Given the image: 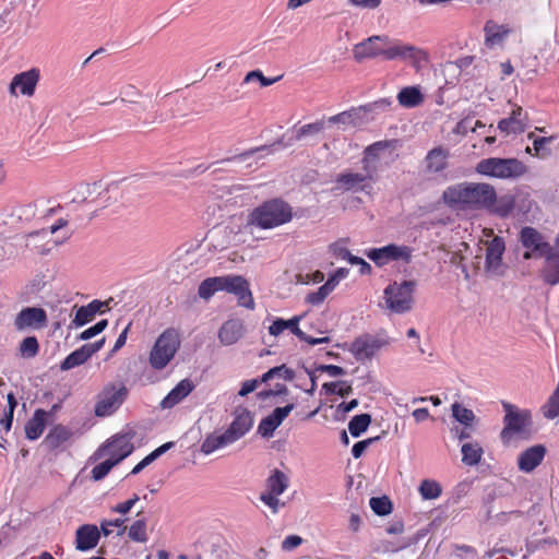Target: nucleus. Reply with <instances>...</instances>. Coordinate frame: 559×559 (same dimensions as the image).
I'll list each match as a JSON object with an SVG mask.
<instances>
[{
  "label": "nucleus",
  "mask_w": 559,
  "mask_h": 559,
  "mask_svg": "<svg viewBox=\"0 0 559 559\" xmlns=\"http://www.w3.org/2000/svg\"><path fill=\"white\" fill-rule=\"evenodd\" d=\"M442 199L451 207L487 211L493 207L496 190L486 182H461L448 187Z\"/></svg>",
  "instance_id": "f257e3e1"
},
{
  "label": "nucleus",
  "mask_w": 559,
  "mask_h": 559,
  "mask_svg": "<svg viewBox=\"0 0 559 559\" xmlns=\"http://www.w3.org/2000/svg\"><path fill=\"white\" fill-rule=\"evenodd\" d=\"M292 219V206L282 199H272L258 205L248 214L245 228L253 234L255 229H273Z\"/></svg>",
  "instance_id": "f03ea898"
},
{
  "label": "nucleus",
  "mask_w": 559,
  "mask_h": 559,
  "mask_svg": "<svg viewBox=\"0 0 559 559\" xmlns=\"http://www.w3.org/2000/svg\"><path fill=\"white\" fill-rule=\"evenodd\" d=\"M475 169L479 175L503 180H515L527 173L526 165L518 158H484Z\"/></svg>",
  "instance_id": "7ed1b4c3"
},
{
  "label": "nucleus",
  "mask_w": 559,
  "mask_h": 559,
  "mask_svg": "<svg viewBox=\"0 0 559 559\" xmlns=\"http://www.w3.org/2000/svg\"><path fill=\"white\" fill-rule=\"evenodd\" d=\"M415 281L393 282L383 290V307L391 313L403 314L414 307Z\"/></svg>",
  "instance_id": "20e7f679"
},
{
  "label": "nucleus",
  "mask_w": 559,
  "mask_h": 559,
  "mask_svg": "<svg viewBox=\"0 0 559 559\" xmlns=\"http://www.w3.org/2000/svg\"><path fill=\"white\" fill-rule=\"evenodd\" d=\"M180 346L179 334L175 329L165 330L155 341L150 353V365L156 369H164L175 357Z\"/></svg>",
  "instance_id": "39448f33"
},
{
  "label": "nucleus",
  "mask_w": 559,
  "mask_h": 559,
  "mask_svg": "<svg viewBox=\"0 0 559 559\" xmlns=\"http://www.w3.org/2000/svg\"><path fill=\"white\" fill-rule=\"evenodd\" d=\"M384 59L409 61L416 70H419L429 62V55L420 47L404 44L386 36Z\"/></svg>",
  "instance_id": "423d86ee"
},
{
  "label": "nucleus",
  "mask_w": 559,
  "mask_h": 559,
  "mask_svg": "<svg viewBox=\"0 0 559 559\" xmlns=\"http://www.w3.org/2000/svg\"><path fill=\"white\" fill-rule=\"evenodd\" d=\"M506 412L503 424L504 427L500 433V438L504 444H508L514 435L526 431L531 426V415L527 411H521L516 406L503 403Z\"/></svg>",
  "instance_id": "0eeeda50"
},
{
  "label": "nucleus",
  "mask_w": 559,
  "mask_h": 559,
  "mask_svg": "<svg viewBox=\"0 0 559 559\" xmlns=\"http://www.w3.org/2000/svg\"><path fill=\"white\" fill-rule=\"evenodd\" d=\"M413 249L404 245L389 243L381 248H372L365 252L377 266H384L390 262L409 263Z\"/></svg>",
  "instance_id": "6e6552de"
},
{
  "label": "nucleus",
  "mask_w": 559,
  "mask_h": 559,
  "mask_svg": "<svg viewBox=\"0 0 559 559\" xmlns=\"http://www.w3.org/2000/svg\"><path fill=\"white\" fill-rule=\"evenodd\" d=\"M219 289L237 296L238 304L241 307L252 310L254 300L250 290L249 282L241 275L219 276Z\"/></svg>",
  "instance_id": "1a4fd4ad"
},
{
  "label": "nucleus",
  "mask_w": 559,
  "mask_h": 559,
  "mask_svg": "<svg viewBox=\"0 0 559 559\" xmlns=\"http://www.w3.org/2000/svg\"><path fill=\"white\" fill-rule=\"evenodd\" d=\"M367 112L368 110L364 106L353 107L324 120L326 128L335 126L338 131L349 132L362 128L368 122Z\"/></svg>",
  "instance_id": "9d476101"
},
{
  "label": "nucleus",
  "mask_w": 559,
  "mask_h": 559,
  "mask_svg": "<svg viewBox=\"0 0 559 559\" xmlns=\"http://www.w3.org/2000/svg\"><path fill=\"white\" fill-rule=\"evenodd\" d=\"M325 129V120H317L284 133L276 143L284 147L293 146L297 142L309 143L312 140H316Z\"/></svg>",
  "instance_id": "9b49d317"
},
{
  "label": "nucleus",
  "mask_w": 559,
  "mask_h": 559,
  "mask_svg": "<svg viewBox=\"0 0 559 559\" xmlns=\"http://www.w3.org/2000/svg\"><path fill=\"white\" fill-rule=\"evenodd\" d=\"M133 451L131 438L128 435H118L108 440L94 454L95 460L104 457L111 459L116 463H120Z\"/></svg>",
  "instance_id": "f8f14e48"
},
{
  "label": "nucleus",
  "mask_w": 559,
  "mask_h": 559,
  "mask_svg": "<svg viewBox=\"0 0 559 559\" xmlns=\"http://www.w3.org/2000/svg\"><path fill=\"white\" fill-rule=\"evenodd\" d=\"M386 345L388 338L364 334L352 343L350 353L358 361H366L372 359Z\"/></svg>",
  "instance_id": "ddd939ff"
},
{
  "label": "nucleus",
  "mask_w": 559,
  "mask_h": 559,
  "mask_svg": "<svg viewBox=\"0 0 559 559\" xmlns=\"http://www.w3.org/2000/svg\"><path fill=\"white\" fill-rule=\"evenodd\" d=\"M374 174L376 167H362L361 171L346 170L337 176L336 183L345 190L364 191L371 188Z\"/></svg>",
  "instance_id": "4468645a"
},
{
  "label": "nucleus",
  "mask_w": 559,
  "mask_h": 559,
  "mask_svg": "<svg viewBox=\"0 0 559 559\" xmlns=\"http://www.w3.org/2000/svg\"><path fill=\"white\" fill-rule=\"evenodd\" d=\"M385 48L386 36L374 35L355 45L353 48V56L357 62H361L365 59L377 58L379 56L384 58Z\"/></svg>",
  "instance_id": "2eb2a0df"
},
{
  "label": "nucleus",
  "mask_w": 559,
  "mask_h": 559,
  "mask_svg": "<svg viewBox=\"0 0 559 559\" xmlns=\"http://www.w3.org/2000/svg\"><path fill=\"white\" fill-rule=\"evenodd\" d=\"M127 394V388L123 385L111 386L104 390L100 400L95 406V414L102 417L110 415L122 404Z\"/></svg>",
  "instance_id": "dca6fc26"
},
{
  "label": "nucleus",
  "mask_w": 559,
  "mask_h": 559,
  "mask_svg": "<svg viewBox=\"0 0 559 559\" xmlns=\"http://www.w3.org/2000/svg\"><path fill=\"white\" fill-rule=\"evenodd\" d=\"M47 325V314L43 308L26 307L22 309L14 319V326L17 331L28 329L39 330Z\"/></svg>",
  "instance_id": "f3484780"
},
{
  "label": "nucleus",
  "mask_w": 559,
  "mask_h": 559,
  "mask_svg": "<svg viewBox=\"0 0 559 559\" xmlns=\"http://www.w3.org/2000/svg\"><path fill=\"white\" fill-rule=\"evenodd\" d=\"M70 237L69 233H66L61 239L51 240L49 233L46 229L36 230L24 236L25 247L29 250L45 254L51 250L52 246L63 243Z\"/></svg>",
  "instance_id": "a211bd4d"
},
{
  "label": "nucleus",
  "mask_w": 559,
  "mask_h": 559,
  "mask_svg": "<svg viewBox=\"0 0 559 559\" xmlns=\"http://www.w3.org/2000/svg\"><path fill=\"white\" fill-rule=\"evenodd\" d=\"M506 250L504 241L500 237H495L487 242L485 269L492 275L502 273V254Z\"/></svg>",
  "instance_id": "6ab92c4d"
},
{
  "label": "nucleus",
  "mask_w": 559,
  "mask_h": 559,
  "mask_svg": "<svg viewBox=\"0 0 559 559\" xmlns=\"http://www.w3.org/2000/svg\"><path fill=\"white\" fill-rule=\"evenodd\" d=\"M520 241L524 248L533 250V252L538 253L539 257L552 248L551 245L546 241L543 234L530 226L521 229Z\"/></svg>",
  "instance_id": "aec40b11"
},
{
  "label": "nucleus",
  "mask_w": 559,
  "mask_h": 559,
  "mask_svg": "<svg viewBox=\"0 0 559 559\" xmlns=\"http://www.w3.org/2000/svg\"><path fill=\"white\" fill-rule=\"evenodd\" d=\"M105 343V338H102L95 343L85 344L80 348L72 352L66 359L61 362V370H70L74 367L81 366L84 364L93 354L98 352Z\"/></svg>",
  "instance_id": "412c9836"
},
{
  "label": "nucleus",
  "mask_w": 559,
  "mask_h": 559,
  "mask_svg": "<svg viewBox=\"0 0 559 559\" xmlns=\"http://www.w3.org/2000/svg\"><path fill=\"white\" fill-rule=\"evenodd\" d=\"M294 407V404H287L284 407H276L269 416L260 421L258 432L263 438H271L275 429L284 421Z\"/></svg>",
  "instance_id": "4be33fe9"
},
{
  "label": "nucleus",
  "mask_w": 559,
  "mask_h": 559,
  "mask_svg": "<svg viewBox=\"0 0 559 559\" xmlns=\"http://www.w3.org/2000/svg\"><path fill=\"white\" fill-rule=\"evenodd\" d=\"M38 80L39 71L37 69L19 73L13 78L10 84V93L16 95V90L19 88L22 95L32 96L34 95Z\"/></svg>",
  "instance_id": "5701e85b"
},
{
  "label": "nucleus",
  "mask_w": 559,
  "mask_h": 559,
  "mask_svg": "<svg viewBox=\"0 0 559 559\" xmlns=\"http://www.w3.org/2000/svg\"><path fill=\"white\" fill-rule=\"evenodd\" d=\"M253 419L249 411L246 408H238L235 412V419L225 430V433L230 438V440L236 442L240 438H242L252 427Z\"/></svg>",
  "instance_id": "b1692460"
},
{
  "label": "nucleus",
  "mask_w": 559,
  "mask_h": 559,
  "mask_svg": "<svg viewBox=\"0 0 559 559\" xmlns=\"http://www.w3.org/2000/svg\"><path fill=\"white\" fill-rule=\"evenodd\" d=\"M102 533L94 524H83L75 532V548L80 551H87L95 548Z\"/></svg>",
  "instance_id": "393cba45"
},
{
  "label": "nucleus",
  "mask_w": 559,
  "mask_h": 559,
  "mask_svg": "<svg viewBox=\"0 0 559 559\" xmlns=\"http://www.w3.org/2000/svg\"><path fill=\"white\" fill-rule=\"evenodd\" d=\"M546 448L543 444H535L521 452L518 457V467L521 472H533L544 460Z\"/></svg>",
  "instance_id": "a878e982"
},
{
  "label": "nucleus",
  "mask_w": 559,
  "mask_h": 559,
  "mask_svg": "<svg viewBox=\"0 0 559 559\" xmlns=\"http://www.w3.org/2000/svg\"><path fill=\"white\" fill-rule=\"evenodd\" d=\"M526 115L523 114L521 106H514L508 118L501 119L498 129L508 134L522 133L526 128Z\"/></svg>",
  "instance_id": "bb28decb"
},
{
  "label": "nucleus",
  "mask_w": 559,
  "mask_h": 559,
  "mask_svg": "<svg viewBox=\"0 0 559 559\" xmlns=\"http://www.w3.org/2000/svg\"><path fill=\"white\" fill-rule=\"evenodd\" d=\"M542 257L545 258L540 274L543 281L551 286L559 284V251L550 248Z\"/></svg>",
  "instance_id": "cd10ccee"
},
{
  "label": "nucleus",
  "mask_w": 559,
  "mask_h": 559,
  "mask_svg": "<svg viewBox=\"0 0 559 559\" xmlns=\"http://www.w3.org/2000/svg\"><path fill=\"white\" fill-rule=\"evenodd\" d=\"M399 104L404 108H415L425 102V95L419 85L403 87L396 96Z\"/></svg>",
  "instance_id": "c85d7f7f"
},
{
  "label": "nucleus",
  "mask_w": 559,
  "mask_h": 559,
  "mask_svg": "<svg viewBox=\"0 0 559 559\" xmlns=\"http://www.w3.org/2000/svg\"><path fill=\"white\" fill-rule=\"evenodd\" d=\"M485 43L488 46L502 45L507 36L512 32L507 25H499L493 21H488L484 28Z\"/></svg>",
  "instance_id": "c756f323"
},
{
  "label": "nucleus",
  "mask_w": 559,
  "mask_h": 559,
  "mask_svg": "<svg viewBox=\"0 0 559 559\" xmlns=\"http://www.w3.org/2000/svg\"><path fill=\"white\" fill-rule=\"evenodd\" d=\"M243 326L239 320L225 322L218 332V338L224 345H233L242 336Z\"/></svg>",
  "instance_id": "7c9ffc66"
},
{
  "label": "nucleus",
  "mask_w": 559,
  "mask_h": 559,
  "mask_svg": "<svg viewBox=\"0 0 559 559\" xmlns=\"http://www.w3.org/2000/svg\"><path fill=\"white\" fill-rule=\"evenodd\" d=\"M194 385L189 379L181 380L162 401L164 408H170L178 404L182 399L190 394Z\"/></svg>",
  "instance_id": "2f4dec72"
},
{
  "label": "nucleus",
  "mask_w": 559,
  "mask_h": 559,
  "mask_svg": "<svg viewBox=\"0 0 559 559\" xmlns=\"http://www.w3.org/2000/svg\"><path fill=\"white\" fill-rule=\"evenodd\" d=\"M449 153L442 147L432 148L426 156V170L428 173H439L447 167Z\"/></svg>",
  "instance_id": "473e14b6"
},
{
  "label": "nucleus",
  "mask_w": 559,
  "mask_h": 559,
  "mask_svg": "<svg viewBox=\"0 0 559 559\" xmlns=\"http://www.w3.org/2000/svg\"><path fill=\"white\" fill-rule=\"evenodd\" d=\"M47 413L44 409H36L34 416L25 425V435L29 440H36L45 429Z\"/></svg>",
  "instance_id": "72a5a7b5"
},
{
  "label": "nucleus",
  "mask_w": 559,
  "mask_h": 559,
  "mask_svg": "<svg viewBox=\"0 0 559 559\" xmlns=\"http://www.w3.org/2000/svg\"><path fill=\"white\" fill-rule=\"evenodd\" d=\"M451 412L453 418L461 425L467 426V428H472L474 424L476 427L478 424V419L474 412L457 402L452 404Z\"/></svg>",
  "instance_id": "f704fd0d"
},
{
  "label": "nucleus",
  "mask_w": 559,
  "mask_h": 559,
  "mask_svg": "<svg viewBox=\"0 0 559 559\" xmlns=\"http://www.w3.org/2000/svg\"><path fill=\"white\" fill-rule=\"evenodd\" d=\"M231 443L233 441L225 432L221 435H210L204 439L201 445V451L202 453L209 455L216 450L225 448Z\"/></svg>",
  "instance_id": "c9c22d12"
},
{
  "label": "nucleus",
  "mask_w": 559,
  "mask_h": 559,
  "mask_svg": "<svg viewBox=\"0 0 559 559\" xmlns=\"http://www.w3.org/2000/svg\"><path fill=\"white\" fill-rule=\"evenodd\" d=\"M71 430L64 426L53 427L45 438L46 444L50 449H57L67 442L71 437Z\"/></svg>",
  "instance_id": "e433bc0d"
},
{
  "label": "nucleus",
  "mask_w": 559,
  "mask_h": 559,
  "mask_svg": "<svg viewBox=\"0 0 559 559\" xmlns=\"http://www.w3.org/2000/svg\"><path fill=\"white\" fill-rule=\"evenodd\" d=\"M556 139V135L550 136H542L535 138L533 143V148L530 146L526 147V153L536 156L538 158L545 159L551 155V150L549 148V144Z\"/></svg>",
  "instance_id": "4c0bfd02"
},
{
  "label": "nucleus",
  "mask_w": 559,
  "mask_h": 559,
  "mask_svg": "<svg viewBox=\"0 0 559 559\" xmlns=\"http://www.w3.org/2000/svg\"><path fill=\"white\" fill-rule=\"evenodd\" d=\"M389 147H391L389 141H379L366 147L361 159L364 168L374 167L372 164L379 159L380 152Z\"/></svg>",
  "instance_id": "58836bf2"
},
{
  "label": "nucleus",
  "mask_w": 559,
  "mask_h": 559,
  "mask_svg": "<svg viewBox=\"0 0 559 559\" xmlns=\"http://www.w3.org/2000/svg\"><path fill=\"white\" fill-rule=\"evenodd\" d=\"M462 462L466 465H477L483 456V448L477 443H464L462 445Z\"/></svg>",
  "instance_id": "ea45409f"
},
{
  "label": "nucleus",
  "mask_w": 559,
  "mask_h": 559,
  "mask_svg": "<svg viewBox=\"0 0 559 559\" xmlns=\"http://www.w3.org/2000/svg\"><path fill=\"white\" fill-rule=\"evenodd\" d=\"M287 476L283 472L276 469L267 479L266 492L280 496L287 489Z\"/></svg>",
  "instance_id": "a19ab883"
},
{
  "label": "nucleus",
  "mask_w": 559,
  "mask_h": 559,
  "mask_svg": "<svg viewBox=\"0 0 559 559\" xmlns=\"http://www.w3.org/2000/svg\"><path fill=\"white\" fill-rule=\"evenodd\" d=\"M174 442H166L146 455L140 463H138L133 469L131 471L132 475L139 474L142 469L153 463L156 459H158L162 454L173 448Z\"/></svg>",
  "instance_id": "79ce46f5"
},
{
  "label": "nucleus",
  "mask_w": 559,
  "mask_h": 559,
  "mask_svg": "<svg viewBox=\"0 0 559 559\" xmlns=\"http://www.w3.org/2000/svg\"><path fill=\"white\" fill-rule=\"evenodd\" d=\"M370 423L371 416L369 414L356 415L348 423V430L353 437H359L368 429Z\"/></svg>",
  "instance_id": "37998d69"
},
{
  "label": "nucleus",
  "mask_w": 559,
  "mask_h": 559,
  "mask_svg": "<svg viewBox=\"0 0 559 559\" xmlns=\"http://www.w3.org/2000/svg\"><path fill=\"white\" fill-rule=\"evenodd\" d=\"M348 243L349 238H341L329 246V251L335 259L346 260L349 262V259L355 258L356 255H353L347 249L346 246Z\"/></svg>",
  "instance_id": "c03bdc74"
},
{
  "label": "nucleus",
  "mask_w": 559,
  "mask_h": 559,
  "mask_svg": "<svg viewBox=\"0 0 559 559\" xmlns=\"http://www.w3.org/2000/svg\"><path fill=\"white\" fill-rule=\"evenodd\" d=\"M128 530V537L136 543H146L147 534H146V522L145 520H136L134 521Z\"/></svg>",
  "instance_id": "a18cd8bd"
},
{
  "label": "nucleus",
  "mask_w": 559,
  "mask_h": 559,
  "mask_svg": "<svg viewBox=\"0 0 559 559\" xmlns=\"http://www.w3.org/2000/svg\"><path fill=\"white\" fill-rule=\"evenodd\" d=\"M418 490L421 497L427 500L437 499L442 492L440 484L431 479L423 480Z\"/></svg>",
  "instance_id": "49530a36"
},
{
  "label": "nucleus",
  "mask_w": 559,
  "mask_h": 559,
  "mask_svg": "<svg viewBox=\"0 0 559 559\" xmlns=\"http://www.w3.org/2000/svg\"><path fill=\"white\" fill-rule=\"evenodd\" d=\"M216 292H221L219 276L209 277V278L204 280L199 285V289H198L199 296L204 300H209Z\"/></svg>",
  "instance_id": "de8ad7c7"
},
{
  "label": "nucleus",
  "mask_w": 559,
  "mask_h": 559,
  "mask_svg": "<svg viewBox=\"0 0 559 559\" xmlns=\"http://www.w3.org/2000/svg\"><path fill=\"white\" fill-rule=\"evenodd\" d=\"M127 519H116V520H103L100 522V533L105 537L109 536L114 532V527L117 528V536H122L127 526L124 525Z\"/></svg>",
  "instance_id": "09e8293b"
},
{
  "label": "nucleus",
  "mask_w": 559,
  "mask_h": 559,
  "mask_svg": "<svg viewBox=\"0 0 559 559\" xmlns=\"http://www.w3.org/2000/svg\"><path fill=\"white\" fill-rule=\"evenodd\" d=\"M294 377H295V372L293 369L286 367V365H281V366L271 368L267 372H265L262 376L261 381L267 382L269 380H271L273 378H281L286 381H292L294 379Z\"/></svg>",
  "instance_id": "8fccbe9b"
},
{
  "label": "nucleus",
  "mask_w": 559,
  "mask_h": 559,
  "mask_svg": "<svg viewBox=\"0 0 559 559\" xmlns=\"http://www.w3.org/2000/svg\"><path fill=\"white\" fill-rule=\"evenodd\" d=\"M514 207V200L511 195H503L500 199L496 198V202L493 204V207H491L489 211L493 212L495 214L499 216H507L509 215Z\"/></svg>",
  "instance_id": "3c124183"
},
{
  "label": "nucleus",
  "mask_w": 559,
  "mask_h": 559,
  "mask_svg": "<svg viewBox=\"0 0 559 559\" xmlns=\"http://www.w3.org/2000/svg\"><path fill=\"white\" fill-rule=\"evenodd\" d=\"M39 345L35 336L25 337L20 344V353L23 357L32 358L38 353Z\"/></svg>",
  "instance_id": "603ef678"
},
{
  "label": "nucleus",
  "mask_w": 559,
  "mask_h": 559,
  "mask_svg": "<svg viewBox=\"0 0 559 559\" xmlns=\"http://www.w3.org/2000/svg\"><path fill=\"white\" fill-rule=\"evenodd\" d=\"M323 389L328 393L337 394L342 397L349 395L353 392V388L345 381L329 382L323 384Z\"/></svg>",
  "instance_id": "864d4df0"
},
{
  "label": "nucleus",
  "mask_w": 559,
  "mask_h": 559,
  "mask_svg": "<svg viewBox=\"0 0 559 559\" xmlns=\"http://www.w3.org/2000/svg\"><path fill=\"white\" fill-rule=\"evenodd\" d=\"M370 508L378 515H386L392 510V504L386 497H373L370 499Z\"/></svg>",
  "instance_id": "5fc2aeb1"
},
{
  "label": "nucleus",
  "mask_w": 559,
  "mask_h": 559,
  "mask_svg": "<svg viewBox=\"0 0 559 559\" xmlns=\"http://www.w3.org/2000/svg\"><path fill=\"white\" fill-rule=\"evenodd\" d=\"M94 318L95 314L92 312L87 305L81 306L76 309L75 317L72 320V324H74L75 326H83L86 323L93 321Z\"/></svg>",
  "instance_id": "6e6d98bb"
},
{
  "label": "nucleus",
  "mask_w": 559,
  "mask_h": 559,
  "mask_svg": "<svg viewBox=\"0 0 559 559\" xmlns=\"http://www.w3.org/2000/svg\"><path fill=\"white\" fill-rule=\"evenodd\" d=\"M118 463H116L114 460L111 459H106L104 462L99 463L98 465H96L93 469H92V477L94 480H100L103 479L109 472L110 469L117 465Z\"/></svg>",
  "instance_id": "4d7b16f0"
},
{
  "label": "nucleus",
  "mask_w": 559,
  "mask_h": 559,
  "mask_svg": "<svg viewBox=\"0 0 559 559\" xmlns=\"http://www.w3.org/2000/svg\"><path fill=\"white\" fill-rule=\"evenodd\" d=\"M94 186L95 185H90V183H81V185L76 186L72 191V193H73L72 201L73 202L86 201L90 198V195L92 194V190L94 189Z\"/></svg>",
  "instance_id": "13d9d810"
},
{
  "label": "nucleus",
  "mask_w": 559,
  "mask_h": 559,
  "mask_svg": "<svg viewBox=\"0 0 559 559\" xmlns=\"http://www.w3.org/2000/svg\"><path fill=\"white\" fill-rule=\"evenodd\" d=\"M544 415L549 419H554L559 416V394L552 393L548 403L544 406Z\"/></svg>",
  "instance_id": "bf43d9fd"
},
{
  "label": "nucleus",
  "mask_w": 559,
  "mask_h": 559,
  "mask_svg": "<svg viewBox=\"0 0 559 559\" xmlns=\"http://www.w3.org/2000/svg\"><path fill=\"white\" fill-rule=\"evenodd\" d=\"M260 500L266 504L274 514L284 506V503L278 499V495H273L266 491L261 493Z\"/></svg>",
  "instance_id": "052dcab7"
},
{
  "label": "nucleus",
  "mask_w": 559,
  "mask_h": 559,
  "mask_svg": "<svg viewBox=\"0 0 559 559\" xmlns=\"http://www.w3.org/2000/svg\"><path fill=\"white\" fill-rule=\"evenodd\" d=\"M107 325H108V321L106 319L100 320L95 325L83 331L80 334L79 338L83 340V341L90 340V338L96 336L97 334H99L100 332H103L107 328Z\"/></svg>",
  "instance_id": "680f3d73"
},
{
  "label": "nucleus",
  "mask_w": 559,
  "mask_h": 559,
  "mask_svg": "<svg viewBox=\"0 0 559 559\" xmlns=\"http://www.w3.org/2000/svg\"><path fill=\"white\" fill-rule=\"evenodd\" d=\"M278 79L280 78L267 79L263 75V73L260 70H254V71L247 73V75L245 78V82L249 83V82L258 80L260 82L261 86H269V85H272L273 83H275Z\"/></svg>",
  "instance_id": "e2e57ef3"
},
{
  "label": "nucleus",
  "mask_w": 559,
  "mask_h": 559,
  "mask_svg": "<svg viewBox=\"0 0 559 559\" xmlns=\"http://www.w3.org/2000/svg\"><path fill=\"white\" fill-rule=\"evenodd\" d=\"M329 295L330 294L326 292V289L323 286H321L317 292L308 294V296L306 297V301L310 305L319 306L324 301V299Z\"/></svg>",
  "instance_id": "0e129e2a"
},
{
  "label": "nucleus",
  "mask_w": 559,
  "mask_h": 559,
  "mask_svg": "<svg viewBox=\"0 0 559 559\" xmlns=\"http://www.w3.org/2000/svg\"><path fill=\"white\" fill-rule=\"evenodd\" d=\"M138 501H139V496L138 495H133V497L130 498L129 500H127L124 502H121V503H118L117 506H115L112 508V511L116 512V513H119V514H127L134 507V504Z\"/></svg>",
  "instance_id": "69168bd1"
},
{
  "label": "nucleus",
  "mask_w": 559,
  "mask_h": 559,
  "mask_svg": "<svg viewBox=\"0 0 559 559\" xmlns=\"http://www.w3.org/2000/svg\"><path fill=\"white\" fill-rule=\"evenodd\" d=\"M379 437L376 438H369L362 441H359L354 444L352 449V454L355 459H358L362 455V453L366 451V449L376 440H378Z\"/></svg>",
  "instance_id": "338daca9"
},
{
  "label": "nucleus",
  "mask_w": 559,
  "mask_h": 559,
  "mask_svg": "<svg viewBox=\"0 0 559 559\" xmlns=\"http://www.w3.org/2000/svg\"><path fill=\"white\" fill-rule=\"evenodd\" d=\"M382 0H348V2L356 8L373 10L381 4Z\"/></svg>",
  "instance_id": "774afa93"
}]
</instances>
